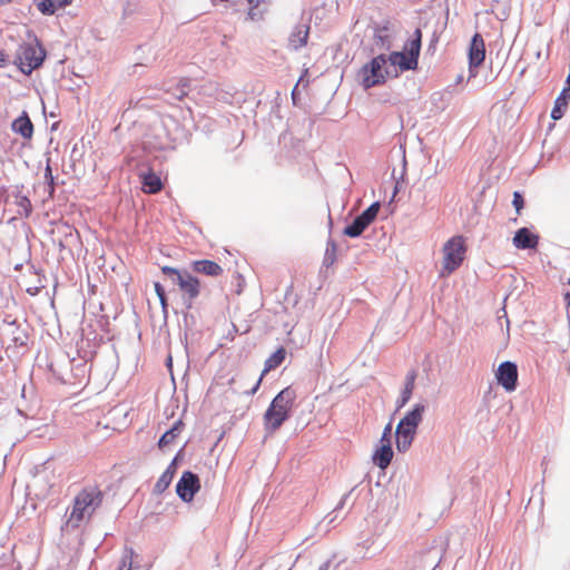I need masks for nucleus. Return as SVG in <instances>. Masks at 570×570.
<instances>
[{
    "mask_svg": "<svg viewBox=\"0 0 570 570\" xmlns=\"http://www.w3.org/2000/svg\"><path fill=\"white\" fill-rule=\"evenodd\" d=\"M442 276H448L458 269L464 261L466 246L462 236H453L443 246Z\"/></svg>",
    "mask_w": 570,
    "mask_h": 570,
    "instance_id": "nucleus-5",
    "label": "nucleus"
},
{
    "mask_svg": "<svg viewBox=\"0 0 570 570\" xmlns=\"http://www.w3.org/2000/svg\"><path fill=\"white\" fill-rule=\"evenodd\" d=\"M392 438L390 436H385L382 434L381 436V440H380V445H384V444H389V445H392V441H391Z\"/></svg>",
    "mask_w": 570,
    "mask_h": 570,
    "instance_id": "nucleus-31",
    "label": "nucleus"
},
{
    "mask_svg": "<svg viewBox=\"0 0 570 570\" xmlns=\"http://www.w3.org/2000/svg\"><path fill=\"white\" fill-rule=\"evenodd\" d=\"M134 550L132 549H126L121 560L119 562V566L117 570H131L132 569V561H134Z\"/></svg>",
    "mask_w": 570,
    "mask_h": 570,
    "instance_id": "nucleus-26",
    "label": "nucleus"
},
{
    "mask_svg": "<svg viewBox=\"0 0 570 570\" xmlns=\"http://www.w3.org/2000/svg\"><path fill=\"white\" fill-rule=\"evenodd\" d=\"M569 288L564 293V299L567 301V305L570 306V278L568 281Z\"/></svg>",
    "mask_w": 570,
    "mask_h": 570,
    "instance_id": "nucleus-33",
    "label": "nucleus"
},
{
    "mask_svg": "<svg viewBox=\"0 0 570 570\" xmlns=\"http://www.w3.org/2000/svg\"><path fill=\"white\" fill-rule=\"evenodd\" d=\"M367 228L366 224L357 216L352 224L344 228V234L348 237H357Z\"/></svg>",
    "mask_w": 570,
    "mask_h": 570,
    "instance_id": "nucleus-24",
    "label": "nucleus"
},
{
    "mask_svg": "<svg viewBox=\"0 0 570 570\" xmlns=\"http://www.w3.org/2000/svg\"><path fill=\"white\" fill-rule=\"evenodd\" d=\"M175 475V462L163 472L157 482L154 485V492L157 494L164 493L170 485Z\"/></svg>",
    "mask_w": 570,
    "mask_h": 570,
    "instance_id": "nucleus-23",
    "label": "nucleus"
},
{
    "mask_svg": "<svg viewBox=\"0 0 570 570\" xmlns=\"http://www.w3.org/2000/svg\"><path fill=\"white\" fill-rule=\"evenodd\" d=\"M46 58V50L38 42L21 43L17 50L16 63L24 75L38 69Z\"/></svg>",
    "mask_w": 570,
    "mask_h": 570,
    "instance_id": "nucleus-4",
    "label": "nucleus"
},
{
    "mask_svg": "<svg viewBox=\"0 0 570 570\" xmlns=\"http://www.w3.org/2000/svg\"><path fill=\"white\" fill-rule=\"evenodd\" d=\"M297 97V94H296V88L293 89L292 91V99H293V102L296 104V98Z\"/></svg>",
    "mask_w": 570,
    "mask_h": 570,
    "instance_id": "nucleus-36",
    "label": "nucleus"
},
{
    "mask_svg": "<svg viewBox=\"0 0 570 570\" xmlns=\"http://www.w3.org/2000/svg\"><path fill=\"white\" fill-rule=\"evenodd\" d=\"M512 204L515 208V212L518 215H520L523 206H524V199H523V196L520 191H514L513 193V200H512Z\"/></svg>",
    "mask_w": 570,
    "mask_h": 570,
    "instance_id": "nucleus-27",
    "label": "nucleus"
},
{
    "mask_svg": "<svg viewBox=\"0 0 570 570\" xmlns=\"http://www.w3.org/2000/svg\"><path fill=\"white\" fill-rule=\"evenodd\" d=\"M72 0H37L36 6L41 13L51 16L58 9L69 6Z\"/></svg>",
    "mask_w": 570,
    "mask_h": 570,
    "instance_id": "nucleus-21",
    "label": "nucleus"
},
{
    "mask_svg": "<svg viewBox=\"0 0 570 570\" xmlns=\"http://www.w3.org/2000/svg\"><path fill=\"white\" fill-rule=\"evenodd\" d=\"M383 435L385 436H390L392 438V424L389 423L385 428H384V431L382 433Z\"/></svg>",
    "mask_w": 570,
    "mask_h": 570,
    "instance_id": "nucleus-32",
    "label": "nucleus"
},
{
    "mask_svg": "<svg viewBox=\"0 0 570 570\" xmlns=\"http://www.w3.org/2000/svg\"><path fill=\"white\" fill-rule=\"evenodd\" d=\"M425 407L423 404H415L396 426V448L400 452H405L411 446L416 434V429L422 422Z\"/></svg>",
    "mask_w": 570,
    "mask_h": 570,
    "instance_id": "nucleus-2",
    "label": "nucleus"
},
{
    "mask_svg": "<svg viewBox=\"0 0 570 570\" xmlns=\"http://www.w3.org/2000/svg\"><path fill=\"white\" fill-rule=\"evenodd\" d=\"M154 287H155V292H156V294H157V296H158V297H159V296H161V295H165V289H164V287L161 286V284H160V283H157V282H156V283L154 284Z\"/></svg>",
    "mask_w": 570,
    "mask_h": 570,
    "instance_id": "nucleus-30",
    "label": "nucleus"
},
{
    "mask_svg": "<svg viewBox=\"0 0 570 570\" xmlns=\"http://www.w3.org/2000/svg\"><path fill=\"white\" fill-rule=\"evenodd\" d=\"M374 39L376 42H381L382 47H390L389 38L387 36L382 35V30H377V32L374 36Z\"/></svg>",
    "mask_w": 570,
    "mask_h": 570,
    "instance_id": "nucleus-28",
    "label": "nucleus"
},
{
    "mask_svg": "<svg viewBox=\"0 0 570 570\" xmlns=\"http://www.w3.org/2000/svg\"><path fill=\"white\" fill-rule=\"evenodd\" d=\"M569 100H570V88H563L554 101V106L551 111L552 119L559 120L563 117V115L568 108Z\"/></svg>",
    "mask_w": 570,
    "mask_h": 570,
    "instance_id": "nucleus-19",
    "label": "nucleus"
},
{
    "mask_svg": "<svg viewBox=\"0 0 570 570\" xmlns=\"http://www.w3.org/2000/svg\"><path fill=\"white\" fill-rule=\"evenodd\" d=\"M12 0H0V4H7L10 3Z\"/></svg>",
    "mask_w": 570,
    "mask_h": 570,
    "instance_id": "nucleus-37",
    "label": "nucleus"
},
{
    "mask_svg": "<svg viewBox=\"0 0 570 570\" xmlns=\"http://www.w3.org/2000/svg\"><path fill=\"white\" fill-rule=\"evenodd\" d=\"M102 502V492L98 487H86L77 493L67 520V525L78 528L85 520L91 518Z\"/></svg>",
    "mask_w": 570,
    "mask_h": 570,
    "instance_id": "nucleus-1",
    "label": "nucleus"
},
{
    "mask_svg": "<svg viewBox=\"0 0 570 570\" xmlns=\"http://www.w3.org/2000/svg\"><path fill=\"white\" fill-rule=\"evenodd\" d=\"M199 489V478L190 471H185L176 484V493L184 502H191Z\"/></svg>",
    "mask_w": 570,
    "mask_h": 570,
    "instance_id": "nucleus-9",
    "label": "nucleus"
},
{
    "mask_svg": "<svg viewBox=\"0 0 570 570\" xmlns=\"http://www.w3.org/2000/svg\"><path fill=\"white\" fill-rule=\"evenodd\" d=\"M4 63H6V55L2 51H0V67L4 66Z\"/></svg>",
    "mask_w": 570,
    "mask_h": 570,
    "instance_id": "nucleus-35",
    "label": "nucleus"
},
{
    "mask_svg": "<svg viewBox=\"0 0 570 570\" xmlns=\"http://www.w3.org/2000/svg\"><path fill=\"white\" fill-rule=\"evenodd\" d=\"M45 177L49 181V185H50V188L52 191L53 190V176H52L51 168L49 165L46 168Z\"/></svg>",
    "mask_w": 570,
    "mask_h": 570,
    "instance_id": "nucleus-29",
    "label": "nucleus"
},
{
    "mask_svg": "<svg viewBox=\"0 0 570 570\" xmlns=\"http://www.w3.org/2000/svg\"><path fill=\"white\" fill-rule=\"evenodd\" d=\"M161 272L178 285L179 289L189 301L195 299L199 295L200 282L188 272H180L170 266H163Z\"/></svg>",
    "mask_w": 570,
    "mask_h": 570,
    "instance_id": "nucleus-7",
    "label": "nucleus"
},
{
    "mask_svg": "<svg viewBox=\"0 0 570 570\" xmlns=\"http://www.w3.org/2000/svg\"><path fill=\"white\" fill-rule=\"evenodd\" d=\"M141 190L145 194H157L164 188L163 180L151 168L139 174Z\"/></svg>",
    "mask_w": 570,
    "mask_h": 570,
    "instance_id": "nucleus-13",
    "label": "nucleus"
},
{
    "mask_svg": "<svg viewBox=\"0 0 570 570\" xmlns=\"http://www.w3.org/2000/svg\"><path fill=\"white\" fill-rule=\"evenodd\" d=\"M393 459L392 445L387 443L380 445L373 454V463L382 470H385Z\"/></svg>",
    "mask_w": 570,
    "mask_h": 570,
    "instance_id": "nucleus-17",
    "label": "nucleus"
},
{
    "mask_svg": "<svg viewBox=\"0 0 570 570\" xmlns=\"http://www.w3.org/2000/svg\"><path fill=\"white\" fill-rule=\"evenodd\" d=\"M416 372L414 370L410 371L405 377L404 389L402 391L401 397L397 401V407H403L412 397L414 387H415Z\"/></svg>",
    "mask_w": 570,
    "mask_h": 570,
    "instance_id": "nucleus-22",
    "label": "nucleus"
},
{
    "mask_svg": "<svg viewBox=\"0 0 570 570\" xmlns=\"http://www.w3.org/2000/svg\"><path fill=\"white\" fill-rule=\"evenodd\" d=\"M185 424L181 420L174 423L170 430L166 431L158 441L159 449L164 450L175 442L177 436L183 432Z\"/></svg>",
    "mask_w": 570,
    "mask_h": 570,
    "instance_id": "nucleus-20",
    "label": "nucleus"
},
{
    "mask_svg": "<svg viewBox=\"0 0 570 570\" xmlns=\"http://www.w3.org/2000/svg\"><path fill=\"white\" fill-rule=\"evenodd\" d=\"M285 360V348L278 347L266 361L264 364V370L256 383V385L253 387L252 392L255 393L258 389L264 375H266L269 371L275 370L278 367L283 361Z\"/></svg>",
    "mask_w": 570,
    "mask_h": 570,
    "instance_id": "nucleus-16",
    "label": "nucleus"
},
{
    "mask_svg": "<svg viewBox=\"0 0 570 570\" xmlns=\"http://www.w3.org/2000/svg\"><path fill=\"white\" fill-rule=\"evenodd\" d=\"M311 30V17H308L303 23L295 27L291 37H289V45L294 49H299L307 43V39L309 36Z\"/></svg>",
    "mask_w": 570,
    "mask_h": 570,
    "instance_id": "nucleus-14",
    "label": "nucleus"
},
{
    "mask_svg": "<svg viewBox=\"0 0 570 570\" xmlns=\"http://www.w3.org/2000/svg\"><path fill=\"white\" fill-rule=\"evenodd\" d=\"M12 130L19 135H21L24 139H31L33 135V125L26 112L22 116L18 117L12 122Z\"/></svg>",
    "mask_w": 570,
    "mask_h": 570,
    "instance_id": "nucleus-18",
    "label": "nucleus"
},
{
    "mask_svg": "<svg viewBox=\"0 0 570 570\" xmlns=\"http://www.w3.org/2000/svg\"><path fill=\"white\" fill-rule=\"evenodd\" d=\"M512 243L518 249H534L539 244V235L533 234L527 227H522L515 232Z\"/></svg>",
    "mask_w": 570,
    "mask_h": 570,
    "instance_id": "nucleus-12",
    "label": "nucleus"
},
{
    "mask_svg": "<svg viewBox=\"0 0 570 570\" xmlns=\"http://www.w3.org/2000/svg\"><path fill=\"white\" fill-rule=\"evenodd\" d=\"M422 31L416 29L413 38L405 46L404 51H393L389 56V61L393 66H397L401 71L415 70L419 65V56L421 51Z\"/></svg>",
    "mask_w": 570,
    "mask_h": 570,
    "instance_id": "nucleus-3",
    "label": "nucleus"
},
{
    "mask_svg": "<svg viewBox=\"0 0 570 570\" xmlns=\"http://www.w3.org/2000/svg\"><path fill=\"white\" fill-rule=\"evenodd\" d=\"M380 212V203H373L370 207H367L358 217L368 226L372 224L377 214Z\"/></svg>",
    "mask_w": 570,
    "mask_h": 570,
    "instance_id": "nucleus-25",
    "label": "nucleus"
},
{
    "mask_svg": "<svg viewBox=\"0 0 570 570\" xmlns=\"http://www.w3.org/2000/svg\"><path fill=\"white\" fill-rule=\"evenodd\" d=\"M161 306L165 308L167 306V297L166 294L158 297Z\"/></svg>",
    "mask_w": 570,
    "mask_h": 570,
    "instance_id": "nucleus-34",
    "label": "nucleus"
},
{
    "mask_svg": "<svg viewBox=\"0 0 570 570\" xmlns=\"http://www.w3.org/2000/svg\"><path fill=\"white\" fill-rule=\"evenodd\" d=\"M495 377L498 383L502 385L505 391H514L518 382L517 365L509 361L501 363L495 373Z\"/></svg>",
    "mask_w": 570,
    "mask_h": 570,
    "instance_id": "nucleus-10",
    "label": "nucleus"
},
{
    "mask_svg": "<svg viewBox=\"0 0 570 570\" xmlns=\"http://www.w3.org/2000/svg\"><path fill=\"white\" fill-rule=\"evenodd\" d=\"M387 61L389 59L384 55H379L362 67L361 75L364 88L375 87L386 81L389 76Z\"/></svg>",
    "mask_w": 570,
    "mask_h": 570,
    "instance_id": "nucleus-6",
    "label": "nucleus"
},
{
    "mask_svg": "<svg viewBox=\"0 0 570 570\" xmlns=\"http://www.w3.org/2000/svg\"><path fill=\"white\" fill-rule=\"evenodd\" d=\"M285 391H281L272 401L269 407L264 415L265 430L274 433L285 421Z\"/></svg>",
    "mask_w": 570,
    "mask_h": 570,
    "instance_id": "nucleus-8",
    "label": "nucleus"
},
{
    "mask_svg": "<svg viewBox=\"0 0 570 570\" xmlns=\"http://www.w3.org/2000/svg\"><path fill=\"white\" fill-rule=\"evenodd\" d=\"M485 58V45L482 36L480 33H475L472 37L469 48V65L470 68L480 67Z\"/></svg>",
    "mask_w": 570,
    "mask_h": 570,
    "instance_id": "nucleus-11",
    "label": "nucleus"
},
{
    "mask_svg": "<svg viewBox=\"0 0 570 570\" xmlns=\"http://www.w3.org/2000/svg\"><path fill=\"white\" fill-rule=\"evenodd\" d=\"M191 269L195 273L204 274L212 277H217L223 274V268L214 261L199 259L191 263Z\"/></svg>",
    "mask_w": 570,
    "mask_h": 570,
    "instance_id": "nucleus-15",
    "label": "nucleus"
}]
</instances>
